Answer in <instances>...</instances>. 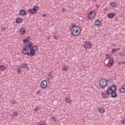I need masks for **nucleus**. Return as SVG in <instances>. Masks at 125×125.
Returning a JSON list of instances; mask_svg holds the SVG:
<instances>
[{
    "mask_svg": "<svg viewBox=\"0 0 125 125\" xmlns=\"http://www.w3.org/2000/svg\"><path fill=\"white\" fill-rule=\"evenodd\" d=\"M22 54L28 55V56H36V50H39L38 47L34 45L31 42H28L22 47Z\"/></svg>",
    "mask_w": 125,
    "mask_h": 125,
    "instance_id": "1",
    "label": "nucleus"
},
{
    "mask_svg": "<svg viewBox=\"0 0 125 125\" xmlns=\"http://www.w3.org/2000/svg\"><path fill=\"white\" fill-rule=\"evenodd\" d=\"M116 90H117V87L114 85H112L108 87V88L106 91V93L108 95H111L112 98H116L117 97Z\"/></svg>",
    "mask_w": 125,
    "mask_h": 125,
    "instance_id": "2",
    "label": "nucleus"
},
{
    "mask_svg": "<svg viewBox=\"0 0 125 125\" xmlns=\"http://www.w3.org/2000/svg\"><path fill=\"white\" fill-rule=\"evenodd\" d=\"M72 28L71 29V35L74 37H77L80 35V32H79V30H80V27L78 26H76L75 24L72 25Z\"/></svg>",
    "mask_w": 125,
    "mask_h": 125,
    "instance_id": "3",
    "label": "nucleus"
},
{
    "mask_svg": "<svg viewBox=\"0 0 125 125\" xmlns=\"http://www.w3.org/2000/svg\"><path fill=\"white\" fill-rule=\"evenodd\" d=\"M108 83L105 78H103L99 82V85L101 88H105L107 86Z\"/></svg>",
    "mask_w": 125,
    "mask_h": 125,
    "instance_id": "4",
    "label": "nucleus"
},
{
    "mask_svg": "<svg viewBox=\"0 0 125 125\" xmlns=\"http://www.w3.org/2000/svg\"><path fill=\"white\" fill-rule=\"evenodd\" d=\"M37 10H39V7L35 6L32 9H29L28 11L30 13H31V14H36Z\"/></svg>",
    "mask_w": 125,
    "mask_h": 125,
    "instance_id": "5",
    "label": "nucleus"
},
{
    "mask_svg": "<svg viewBox=\"0 0 125 125\" xmlns=\"http://www.w3.org/2000/svg\"><path fill=\"white\" fill-rule=\"evenodd\" d=\"M83 47L86 49H89L90 48H91V44L90 43V42L89 41H86L84 43Z\"/></svg>",
    "mask_w": 125,
    "mask_h": 125,
    "instance_id": "6",
    "label": "nucleus"
},
{
    "mask_svg": "<svg viewBox=\"0 0 125 125\" xmlns=\"http://www.w3.org/2000/svg\"><path fill=\"white\" fill-rule=\"evenodd\" d=\"M41 86L42 88L45 89L47 87V83L46 80H43L41 83Z\"/></svg>",
    "mask_w": 125,
    "mask_h": 125,
    "instance_id": "7",
    "label": "nucleus"
},
{
    "mask_svg": "<svg viewBox=\"0 0 125 125\" xmlns=\"http://www.w3.org/2000/svg\"><path fill=\"white\" fill-rule=\"evenodd\" d=\"M95 16V13L94 11H91L88 15L89 19H93Z\"/></svg>",
    "mask_w": 125,
    "mask_h": 125,
    "instance_id": "8",
    "label": "nucleus"
},
{
    "mask_svg": "<svg viewBox=\"0 0 125 125\" xmlns=\"http://www.w3.org/2000/svg\"><path fill=\"white\" fill-rule=\"evenodd\" d=\"M114 63V60L110 59L108 61V62L107 63V67H111L113 65V63Z\"/></svg>",
    "mask_w": 125,
    "mask_h": 125,
    "instance_id": "9",
    "label": "nucleus"
},
{
    "mask_svg": "<svg viewBox=\"0 0 125 125\" xmlns=\"http://www.w3.org/2000/svg\"><path fill=\"white\" fill-rule=\"evenodd\" d=\"M20 33H21V35H24V34H26V29H25V28L21 27L20 28Z\"/></svg>",
    "mask_w": 125,
    "mask_h": 125,
    "instance_id": "10",
    "label": "nucleus"
},
{
    "mask_svg": "<svg viewBox=\"0 0 125 125\" xmlns=\"http://www.w3.org/2000/svg\"><path fill=\"white\" fill-rule=\"evenodd\" d=\"M16 22L17 24H21L23 22V20L21 18H18L16 20Z\"/></svg>",
    "mask_w": 125,
    "mask_h": 125,
    "instance_id": "11",
    "label": "nucleus"
},
{
    "mask_svg": "<svg viewBox=\"0 0 125 125\" xmlns=\"http://www.w3.org/2000/svg\"><path fill=\"white\" fill-rule=\"evenodd\" d=\"M98 112H99V113L100 114L105 113V109L103 107H100L98 109Z\"/></svg>",
    "mask_w": 125,
    "mask_h": 125,
    "instance_id": "12",
    "label": "nucleus"
},
{
    "mask_svg": "<svg viewBox=\"0 0 125 125\" xmlns=\"http://www.w3.org/2000/svg\"><path fill=\"white\" fill-rule=\"evenodd\" d=\"M26 14V11L25 10L21 9L20 11L19 15H21V16H24Z\"/></svg>",
    "mask_w": 125,
    "mask_h": 125,
    "instance_id": "13",
    "label": "nucleus"
},
{
    "mask_svg": "<svg viewBox=\"0 0 125 125\" xmlns=\"http://www.w3.org/2000/svg\"><path fill=\"white\" fill-rule=\"evenodd\" d=\"M120 92L121 93H125V85H123L122 87L119 89Z\"/></svg>",
    "mask_w": 125,
    "mask_h": 125,
    "instance_id": "14",
    "label": "nucleus"
},
{
    "mask_svg": "<svg viewBox=\"0 0 125 125\" xmlns=\"http://www.w3.org/2000/svg\"><path fill=\"white\" fill-rule=\"evenodd\" d=\"M109 95H108V94H107V93L106 94L104 93H102V96L103 98H105V99L109 98Z\"/></svg>",
    "mask_w": 125,
    "mask_h": 125,
    "instance_id": "15",
    "label": "nucleus"
},
{
    "mask_svg": "<svg viewBox=\"0 0 125 125\" xmlns=\"http://www.w3.org/2000/svg\"><path fill=\"white\" fill-rule=\"evenodd\" d=\"M94 24L95 26L99 27L100 25L101 24V21H99V20H97L95 21Z\"/></svg>",
    "mask_w": 125,
    "mask_h": 125,
    "instance_id": "16",
    "label": "nucleus"
},
{
    "mask_svg": "<svg viewBox=\"0 0 125 125\" xmlns=\"http://www.w3.org/2000/svg\"><path fill=\"white\" fill-rule=\"evenodd\" d=\"M31 40V38L30 37H27L26 38H25L24 40H23V43H26V42H28L29 41Z\"/></svg>",
    "mask_w": 125,
    "mask_h": 125,
    "instance_id": "17",
    "label": "nucleus"
},
{
    "mask_svg": "<svg viewBox=\"0 0 125 125\" xmlns=\"http://www.w3.org/2000/svg\"><path fill=\"white\" fill-rule=\"evenodd\" d=\"M115 14L114 13H109L108 14L107 16L108 18H113L115 16Z\"/></svg>",
    "mask_w": 125,
    "mask_h": 125,
    "instance_id": "18",
    "label": "nucleus"
},
{
    "mask_svg": "<svg viewBox=\"0 0 125 125\" xmlns=\"http://www.w3.org/2000/svg\"><path fill=\"white\" fill-rule=\"evenodd\" d=\"M119 50H121V48H115V49H112V52H117V51H119Z\"/></svg>",
    "mask_w": 125,
    "mask_h": 125,
    "instance_id": "19",
    "label": "nucleus"
},
{
    "mask_svg": "<svg viewBox=\"0 0 125 125\" xmlns=\"http://www.w3.org/2000/svg\"><path fill=\"white\" fill-rule=\"evenodd\" d=\"M5 70V66L4 65H0V71H4Z\"/></svg>",
    "mask_w": 125,
    "mask_h": 125,
    "instance_id": "20",
    "label": "nucleus"
},
{
    "mask_svg": "<svg viewBox=\"0 0 125 125\" xmlns=\"http://www.w3.org/2000/svg\"><path fill=\"white\" fill-rule=\"evenodd\" d=\"M47 79L49 81H51V80L53 79V76L52 75H49L47 77Z\"/></svg>",
    "mask_w": 125,
    "mask_h": 125,
    "instance_id": "21",
    "label": "nucleus"
},
{
    "mask_svg": "<svg viewBox=\"0 0 125 125\" xmlns=\"http://www.w3.org/2000/svg\"><path fill=\"white\" fill-rule=\"evenodd\" d=\"M21 67L23 68V69H27V68H28V66L27 64H26V63H23L21 64Z\"/></svg>",
    "mask_w": 125,
    "mask_h": 125,
    "instance_id": "22",
    "label": "nucleus"
},
{
    "mask_svg": "<svg viewBox=\"0 0 125 125\" xmlns=\"http://www.w3.org/2000/svg\"><path fill=\"white\" fill-rule=\"evenodd\" d=\"M110 6H111V7H116V2H111L110 3Z\"/></svg>",
    "mask_w": 125,
    "mask_h": 125,
    "instance_id": "23",
    "label": "nucleus"
},
{
    "mask_svg": "<svg viewBox=\"0 0 125 125\" xmlns=\"http://www.w3.org/2000/svg\"><path fill=\"white\" fill-rule=\"evenodd\" d=\"M65 101L66 102V103H69V104H71V102H72V101H71V100H69L68 98L65 99Z\"/></svg>",
    "mask_w": 125,
    "mask_h": 125,
    "instance_id": "24",
    "label": "nucleus"
},
{
    "mask_svg": "<svg viewBox=\"0 0 125 125\" xmlns=\"http://www.w3.org/2000/svg\"><path fill=\"white\" fill-rule=\"evenodd\" d=\"M105 58L106 59H111V57L110 56V55L106 54L105 55Z\"/></svg>",
    "mask_w": 125,
    "mask_h": 125,
    "instance_id": "25",
    "label": "nucleus"
},
{
    "mask_svg": "<svg viewBox=\"0 0 125 125\" xmlns=\"http://www.w3.org/2000/svg\"><path fill=\"white\" fill-rule=\"evenodd\" d=\"M35 113H37V112H38V111H39V110H40V109L39 108V107L36 106L35 108L33 109Z\"/></svg>",
    "mask_w": 125,
    "mask_h": 125,
    "instance_id": "26",
    "label": "nucleus"
},
{
    "mask_svg": "<svg viewBox=\"0 0 125 125\" xmlns=\"http://www.w3.org/2000/svg\"><path fill=\"white\" fill-rule=\"evenodd\" d=\"M17 115H18V113H17V112H16V111H15L12 113V116H17Z\"/></svg>",
    "mask_w": 125,
    "mask_h": 125,
    "instance_id": "27",
    "label": "nucleus"
},
{
    "mask_svg": "<svg viewBox=\"0 0 125 125\" xmlns=\"http://www.w3.org/2000/svg\"><path fill=\"white\" fill-rule=\"evenodd\" d=\"M67 70H68V68H67V67L63 66L62 71H67Z\"/></svg>",
    "mask_w": 125,
    "mask_h": 125,
    "instance_id": "28",
    "label": "nucleus"
},
{
    "mask_svg": "<svg viewBox=\"0 0 125 125\" xmlns=\"http://www.w3.org/2000/svg\"><path fill=\"white\" fill-rule=\"evenodd\" d=\"M121 64H125V62H118V65H121Z\"/></svg>",
    "mask_w": 125,
    "mask_h": 125,
    "instance_id": "29",
    "label": "nucleus"
},
{
    "mask_svg": "<svg viewBox=\"0 0 125 125\" xmlns=\"http://www.w3.org/2000/svg\"><path fill=\"white\" fill-rule=\"evenodd\" d=\"M53 38L55 39V40H58V37L56 35H54Z\"/></svg>",
    "mask_w": 125,
    "mask_h": 125,
    "instance_id": "30",
    "label": "nucleus"
},
{
    "mask_svg": "<svg viewBox=\"0 0 125 125\" xmlns=\"http://www.w3.org/2000/svg\"><path fill=\"white\" fill-rule=\"evenodd\" d=\"M122 124H123V125L124 124H125V119H123L122 121H121Z\"/></svg>",
    "mask_w": 125,
    "mask_h": 125,
    "instance_id": "31",
    "label": "nucleus"
},
{
    "mask_svg": "<svg viewBox=\"0 0 125 125\" xmlns=\"http://www.w3.org/2000/svg\"><path fill=\"white\" fill-rule=\"evenodd\" d=\"M15 104H16V102L15 101H14L12 102V105H15Z\"/></svg>",
    "mask_w": 125,
    "mask_h": 125,
    "instance_id": "32",
    "label": "nucleus"
},
{
    "mask_svg": "<svg viewBox=\"0 0 125 125\" xmlns=\"http://www.w3.org/2000/svg\"><path fill=\"white\" fill-rule=\"evenodd\" d=\"M62 12H66V9L63 8L62 9Z\"/></svg>",
    "mask_w": 125,
    "mask_h": 125,
    "instance_id": "33",
    "label": "nucleus"
},
{
    "mask_svg": "<svg viewBox=\"0 0 125 125\" xmlns=\"http://www.w3.org/2000/svg\"><path fill=\"white\" fill-rule=\"evenodd\" d=\"M2 31H5V30H6V27H2Z\"/></svg>",
    "mask_w": 125,
    "mask_h": 125,
    "instance_id": "34",
    "label": "nucleus"
},
{
    "mask_svg": "<svg viewBox=\"0 0 125 125\" xmlns=\"http://www.w3.org/2000/svg\"><path fill=\"white\" fill-rule=\"evenodd\" d=\"M52 119H53V121H56V118L55 117H53Z\"/></svg>",
    "mask_w": 125,
    "mask_h": 125,
    "instance_id": "35",
    "label": "nucleus"
},
{
    "mask_svg": "<svg viewBox=\"0 0 125 125\" xmlns=\"http://www.w3.org/2000/svg\"><path fill=\"white\" fill-rule=\"evenodd\" d=\"M45 16H46V14H43V15H42V17H45Z\"/></svg>",
    "mask_w": 125,
    "mask_h": 125,
    "instance_id": "36",
    "label": "nucleus"
},
{
    "mask_svg": "<svg viewBox=\"0 0 125 125\" xmlns=\"http://www.w3.org/2000/svg\"><path fill=\"white\" fill-rule=\"evenodd\" d=\"M39 125H47L45 123H43V124H40Z\"/></svg>",
    "mask_w": 125,
    "mask_h": 125,
    "instance_id": "37",
    "label": "nucleus"
},
{
    "mask_svg": "<svg viewBox=\"0 0 125 125\" xmlns=\"http://www.w3.org/2000/svg\"><path fill=\"white\" fill-rule=\"evenodd\" d=\"M40 92H41V91H38L36 93V94H40Z\"/></svg>",
    "mask_w": 125,
    "mask_h": 125,
    "instance_id": "38",
    "label": "nucleus"
},
{
    "mask_svg": "<svg viewBox=\"0 0 125 125\" xmlns=\"http://www.w3.org/2000/svg\"><path fill=\"white\" fill-rule=\"evenodd\" d=\"M21 71L19 69H18V73H20Z\"/></svg>",
    "mask_w": 125,
    "mask_h": 125,
    "instance_id": "39",
    "label": "nucleus"
},
{
    "mask_svg": "<svg viewBox=\"0 0 125 125\" xmlns=\"http://www.w3.org/2000/svg\"><path fill=\"white\" fill-rule=\"evenodd\" d=\"M93 0V1H95V0Z\"/></svg>",
    "mask_w": 125,
    "mask_h": 125,
    "instance_id": "40",
    "label": "nucleus"
},
{
    "mask_svg": "<svg viewBox=\"0 0 125 125\" xmlns=\"http://www.w3.org/2000/svg\"><path fill=\"white\" fill-rule=\"evenodd\" d=\"M0 97H1V96L0 95Z\"/></svg>",
    "mask_w": 125,
    "mask_h": 125,
    "instance_id": "41",
    "label": "nucleus"
}]
</instances>
